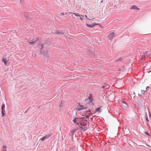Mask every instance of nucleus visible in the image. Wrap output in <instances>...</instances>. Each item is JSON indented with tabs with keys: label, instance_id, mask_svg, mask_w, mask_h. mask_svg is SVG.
<instances>
[{
	"label": "nucleus",
	"instance_id": "f257e3e1",
	"mask_svg": "<svg viewBox=\"0 0 151 151\" xmlns=\"http://www.w3.org/2000/svg\"><path fill=\"white\" fill-rule=\"evenodd\" d=\"M38 38H36V40L33 39L30 41H29L28 40L27 41L29 42V43L31 45H34L37 42L38 40Z\"/></svg>",
	"mask_w": 151,
	"mask_h": 151
},
{
	"label": "nucleus",
	"instance_id": "f03ea898",
	"mask_svg": "<svg viewBox=\"0 0 151 151\" xmlns=\"http://www.w3.org/2000/svg\"><path fill=\"white\" fill-rule=\"evenodd\" d=\"M52 135V134H49L47 135H46V136L42 137L40 139V140H41L42 141H43L44 140L48 138L49 137H50Z\"/></svg>",
	"mask_w": 151,
	"mask_h": 151
},
{
	"label": "nucleus",
	"instance_id": "7ed1b4c3",
	"mask_svg": "<svg viewBox=\"0 0 151 151\" xmlns=\"http://www.w3.org/2000/svg\"><path fill=\"white\" fill-rule=\"evenodd\" d=\"M1 113L2 114V116H4L5 115V105L4 104H3L2 106L1 107Z\"/></svg>",
	"mask_w": 151,
	"mask_h": 151
},
{
	"label": "nucleus",
	"instance_id": "20e7f679",
	"mask_svg": "<svg viewBox=\"0 0 151 151\" xmlns=\"http://www.w3.org/2000/svg\"><path fill=\"white\" fill-rule=\"evenodd\" d=\"M114 33L111 32L110 33L108 36V38L109 39H111L114 37Z\"/></svg>",
	"mask_w": 151,
	"mask_h": 151
},
{
	"label": "nucleus",
	"instance_id": "39448f33",
	"mask_svg": "<svg viewBox=\"0 0 151 151\" xmlns=\"http://www.w3.org/2000/svg\"><path fill=\"white\" fill-rule=\"evenodd\" d=\"M86 107H85L83 105H80L79 107H78L76 109V110L78 111H80L81 110L83 109H86Z\"/></svg>",
	"mask_w": 151,
	"mask_h": 151
},
{
	"label": "nucleus",
	"instance_id": "423d86ee",
	"mask_svg": "<svg viewBox=\"0 0 151 151\" xmlns=\"http://www.w3.org/2000/svg\"><path fill=\"white\" fill-rule=\"evenodd\" d=\"M98 25V24H96L95 23H93V24H91L89 25L88 24H86V25L88 27H93L94 26L96 25Z\"/></svg>",
	"mask_w": 151,
	"mask_h": 151
},
{
	"label": "nucleus",
	"instance_id": "0eeeda50",
	"mask_svg": "<svg viewBox=\"0 0 151 151\" xmlns=\"http://www.w3.org/2000/svg\"><path fill=\"white\" fill-rule=\"evenodd\" d=\"M130 9H136L138 10H139V8L134 5H133L130 8Z\"/></svg>",
	"mask_w": 151,
	"mask_h": 151
},
{
	"label": "nucleus",
	"instance_id": "6e6552de",
	"mask_svg": "<svg viewBox=\"0 0 151 151\" xmlns=\"http://www.w3.org/2000/svg\"><path fill=\"white\" fill-rule=\"evenodd\" d=\"M78 118H76L75 119H74L73 120V122H74L75 124H78L79 123V122H77L76 121V119H78Z\"/></svg>",
	"mask_w": 151,
	"mask_h": 151
},
{
	"label": "nucleus",
	"instance_id": "1a4fd4ad",
	"mask_svg": "<svg viewBox=\"0 0 151 151\" xmlns=\"http://www.w3.org/2000/svg\"><path fill=\"white\" fill-rule=\"evenodd\" d=\"M2 62H4V65H6V63L8 62V61L6 60V59L4 58L2 60Z\"/></svg>",
	"mask_w": 151,
	"mask_h": 151
},
{
	"label": "nucleus",
	"instance_id": "9d476101",
	"mask_svg": "<svg viewBox=\"0 0 151 151\" xmlns=\"http://www.w3.org/2000/svg\"><path fill=\"white\" fill-rule=\"evenodd\" d=\"M102 110V109H101V107H99L98 108L96 109V111L99 112V113H101Z\"/></svg>",
	"mask_w": 151,
	"mask_h": 151
},
{
	"label": "nucleus",
	"instance_id": "9b49d317",
	"mask_svg": "<svg viewBox=\"0 0 151 151\" xmlns=\"http://www.w3.org/2000/svg\"><path fill=\"white\" fill-rule=\"evenodd\" d=\"M72 14H73L74 15H75L76 17L80 16L79 14H76L74 13H72Z\"/></svg>",
	"mask_w": 151,
	"mask_h": 151
},
{
	"label": "nucleus",
	"instance_id": "f8f14e48",
	"mask_svg": "<svg viewBox=\"0 0 151 151\" xmlns=\"http://www.w3.org/2000/svg\"><path fill=\"white\" fill-rule=\"evenodd\" d=\"M145 91L144 90H141V92L140 93V94L143 95L145 93Z\"/></svg>",
	"mask_w": 151,
	"mask_h": 151
},
{
	"label": "nucleus",
	"instance_id": "ddd939ff",
	"mask_svg": "<svg viewBox=\"0 0 151 151\" xmlns=\"http://www.w3.org/2000/svg\"><path fill=\"white\" fill-rule=\"evenodd\" d=\"M81 17H83V16L82 15H80V19L82 20H83V18H82Z\"/></svg>",
	"mask_w": 151,
	"mask_h": 151
},
{
	"label": "nucleus",
	"instance_id": "4468645a",
	"mask_svg": "<svg viewBox=\"0 0 151 151\" xmlns=\"http://www.w3.org/2000/svg\"><path fill=\"white\" fill-rule=\"evenodd\" d=\"M44 48V47H43V44H42L41 45V49H43Z\"/></svg>",
	"mask_w": 151,
	"mask_h": 151
},
{
	"label": "nucleus",
	"instance_id": "2eb2a0df",
	"mask_svg": "<svg viewBox=\"0 0 151 151\" xmlns=\"http://www.w3.org/2000/svg\"><path fill=\"white\" fill-rule=\"evenodd\" d=\"M55 34H60V33H59V32L56 31V32L55 33Z\"/></svg>",
	"mask_w": 151,
	"mask_h": 151
},
{
	"label": "nucleus",
	"instance_id": "dca6fc26",
	"mask_svg": "<svg viewBox=\"0 0 151 151\" xmlns=\"http://www.w3.org/2000/svg\"><path fill=\"white\" fill-rule=\"evenodd\" d=\"M85 17H86L87 18V19H88V20H91V19H88V17H87V16L86 15H85Z\"/></svg>",
	"mask_w": 151,
	"mask_h": 151
},
{
	"label": "nucleus",
	"instance_id": "f3484780",
	"mask_svg": "<svg viewBox=\"0 0 151 151\" xmlns=\"http://www.w3.org/2000/svg\"><path fill=\"white\" fill-rule=\"evenodd\" d=\"M61 14L63 15H64V13L63 12H62L61 13Z\"/></svg>",
	"mask_w": 151,
	"mask_h": 151
},
{
	"label": "nucleus",
	"instance_id": "a211bd4d",
	"mask_svg": "<svg viewBox=\"0 0 151 151\" xmlns=\"http://www.w3.org/2000/svg\"><path fill=\"white\" fill-rule=\"evenodd\" d=\"M145 133L146 134H147V135H149V134L148 133H147V132H145Z\"/></svg>",
	"mask_w": 151,
	"mask_h": 151
},
{
	"label": "nucleus",
	"instance_id": "6ab92c4d",
	"mask_svg": "<svg viewBox=\"0 0 151 151\" xmlns=\"http://www.w3.org/2000/svg\"><path fill=\"white\" fill-rule=\"evenodd\" d=\"M105 87V86H102V88H104Z\"/></svg>",
	"mask_w": 151,
	"mask_h": 151
},
{
	"label": "nucleus",
	"instance_id": "aec40b11",
	"mask_svg": "<svg viewBox=\"0 0 151 151\" xmlns=\"http://www.w3.org/2000/svg\"><path fill=\"white\" fill-rule=\"evenodd\" d=\"M88 114L89 115H92V114L91 113H90L89 114Z\"/></svg>",
	"mask_w": 151,
	"mask_h": 151
},
{
	"label": "nucleus",
	"instance_id": "412c9836",
	"mask_svg": "<svg viewBox=\"0 0 151 151\" xmlns=\"http://www.w3.org/2000/svg\"><path fill=\"white\" fill-rule=\"evenodd\" d=\"M90 112V110H89V111H86V113H87V112Z\"/></svg>",
	"mask_w": 151,
	"mask_h": 151
},
{
	"label": "nucleus",
	"instance_id": "4be33fe9",
	"mask_svg": "<svg viewBox=\"0 0 151 151\" xmlns=\"http://www.w3.org/2000/svg\"><path fill=\"white\" fill-rule=\"evenodd\" d=\"M149 88V87L148 86H147V87L146 88Z\"/></svg>",
	"mask_w": 151,
	"mask_h": 151
}]
</instances>
